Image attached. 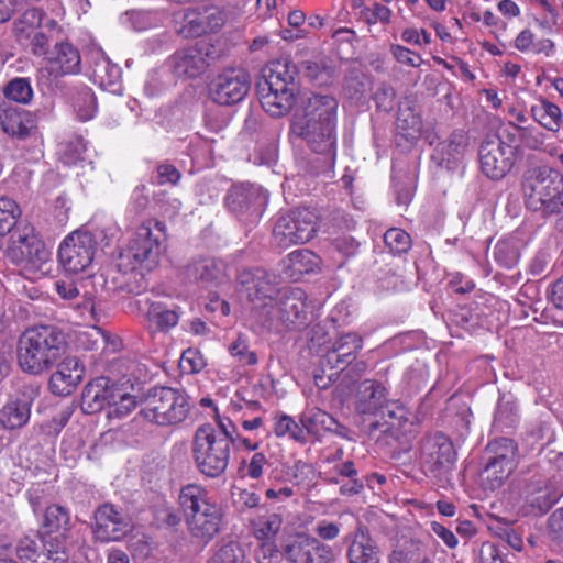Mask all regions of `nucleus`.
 Instances as JSON below:
<instances>
[{"instance_id":"nucleus-1","label":"nucleus","mask_w":563,"mask_h":563,"mask_svg":"<svg viewBox=\"0 0 563 563\" xmlns=\"http://www.w3.org/2000/svg\"><path fill=\"white\" fill-rule=\"evenodd\" d=\"M338 100L331 95L312 93L301 99L291 115L290 137L305 142L323 158L317 173L330 172L336 157Z\"/></svg>"},{"instance_id":"nucleus-60","label":"nucleus","mask_w":563,"mask_h":563,"mask_svg":"<svg viewBox=\"0 0 563 563\" xmlns=\"http://www.w3.org/2000/svg\"><path fill=\"white\" fill-rule=\"evenodd\" d=\"M229 351L232 356L236 357L244 365H255L257 363L256 353L249 350L246 338L243 335L238 336L230 345Z\"/></svg>"},{"instance_id":"nucleus-31","label":"nucleus","mask_w":563,"mask_h":563,"mask_svg":"<svg viewBox=\"0 0 563 563\" xmlns=\"http://www.w3.org/2000/svg\"><path fill=\"white\" fill-rule=\"evenodd\" d=\"M85 367L76 357H68L59 364L58 369L51 376L49 388L53 394L67 396L82 380Z\"/></svg>"},{"instance_id":"nucleus-15","label":"nucleus","mask_w":563,"mask_h":563,"mask_svg":"<svg viewBox=\"0 0 563 563\" xmlns=\"http://www.w3.org/2000/svg\"><path fill=\"white\" fill-rule=\"evenodd\" d=\"M386 417L374 419L365 426V432L372 439L379 440L380 435L400 441L416 432L415 417L402 404L389 400L384 408Z\"/></svg>"},{"instance_id":"nucleus-11","label":"nucleus","mask_w":563,"mask_h":563,"mask_svg":"<svg viewBox=\"0 0 563 563\" xmlns=\"http://www.w3.org/2000/svg\"><path fill=\"white\" fill-rule=\"evenodd\" d=\"M306 292L299 287H284L273 306L268 309L271 320L264 317L260 321L267 330L301 328L308 323V306Z\"/></svg>"},{"instance_id":"nucleus-62","label":"nucleus","mask_w":563,"mask_h":563,"mask_svg":"<svg viewBox=\"0 0 563 563\" xmlns=\"http://www.w3.org/2000/svg\"><path fill=\"white\" fill-rule=\"evenodd\" d=\"M206 365L201 353L194 349H187L183 352L179 366L187 374L199 373Z\"/></svg>"},{"instance_id":"nucleus-58","label":"nucleus","mask_w":563,"mask_h":563,"mask_svg":"<svg viewBox=\"0 0 563 563\" xmlns=\"http://www.w3.org/2000/svg\"><path fill=\"white\" fill-rule=\"evenodd\" d=\"M520 143L530 150H540L544 145V134L537 128L515 125Z\"/></svg>"},{"instance_id":"nucleus-63","label":"nucleus","mask_w":563,"mask_h":563,"mask_svg":"<svg viewBox=\"0 0 563 563\" xmlns=\"http://www.w3.org/2000/svg\"><path fill=\"white\" fill-rule=\"evenodd\" d=\"M395 98V89L386 82L379 84L374 92L376 108L385 112H388L394 108Z\"/></svg>"},{"instance_id":"nucleus-20","label":"nucleus","mask_w":563,"mask_h":563,"mask_svg":"<svg viewBox=\"0 0 563 563\" xmlns=\"http://www.w3.org/2000/svg\"><path fill=\"white\" fill-rule=\"evenodd\" d=\"M15 563H67L69 556L66 547L58 537L46 543L32 538L23 537L15 545Z\"/></svg>"},{"instance_id":"nucleus-51","label":"nucleus","mask_w":563,"mask_h":563,"mask_svg":"<svg viewBox=\"0 0 563 563\" xmlns=\"http://www.w3.org/2000/svg\"><path fill=\"white\" fill-rule=\"evenodd\" d=\"M113 394L115 398L110 402L108 417L122 418L128 416L136 406L135 397L119 387H115Z\"/></svg>"},{"instance_id":"nucleus-5","label":"nucleus","mask_w":563,"mask_h":563,"mask_svg":"<svg viewBox=\"0 0 563 563\" xmlns=\"http://www.w3.org/2000/svg\"><path fill=\"white\" fill-rule=\"evenodd\" d=\"M65 346V335L56 327L40 325L29 329L19 341V365L25 373L41 375L56 364Z\"/></svg>"},{"instance_id":"nucleus-64","label":"nucleus","mask_w":563,"mask_h":563,"mask_svg":"<svg viewBox=\"0 0 563 563\" xmlns=\"http://www.w3.org/2000/svg\"><path fill=\"white\" fill-rule=\"evenodd\" d=\"M362 15L368 24H376L379 22L386 25L390 23L391 10L386 5L375 2L372 7L364 8L362 10Z\"/></svg>"},{"instance_id":"nucleus-52","label":"nucleus","mask_w":563,"mask_h":563,"mask_svg":"<svg viewBox=\"0 0 563 563\" xmlns=\"http://www.w3.org/2000/svg\"><path fill=\"white\" fill-rule=\"evenodd\" d=\"M384 243L393 254H404L411 249V238L402 229L390 228L384 234Z\"/></svg>"},{"instance_id":"nucleus-27","label":"nucleus","mask_w":563,"mask_h":563,"mask_svg":"<svg viewBox=\"0 0 563 563\" xmlns=\"http://www.w3.org/2000/svg\"><path fill=\"white\" fill-rule=\"evenodd\" d=\"M387 389L378 380L364 379L357 386L355 409L360 415L375 419L386 417L385 406L388 404Z\"/></svg>"},{"instance_id":"nucleus-7","label":"nucleus","mask_w":563,"mask_h":563,"mask_svg":"<svg viewBox=\"0 0 563 563\" xmlns=\"http://www.w3.org/2000/svg\"><path fill=\"white\" fill-rule=\"evenodd\" d=\"M238 282L252 305L254 319L258 323L263 317L271 320L268 309L284 289L279 276L263 268H245L238 274Z\"/></svg>"},{"instance_id":"nucleus-13","label":"nucleus","mask_w":563,"mask_h":563,"mask_svg":"<svg viewBox=\"0 0 563 563\" xmlns=\"http://www.w3.org/2000/svg\"><path fill=\"white\" fill-rule=\"evenodd\" d=\"M317 232V214L308 208H296L280 216L273 230L275 242L282 247L309 242Z\"/></svg>"},{"instance_id":"nucleus-16","label":"nucleus","mask_w":563,"mask_h":563,"mask_svg":"<svg viewBox=\"0 0 563 563\" xmlns=\"http://www.w3.org/2000/svg\"><path fill=\"white\" fill-rule=\"evenodd\" d=\"M47 66L37 70V81L48 88L57 85L60 77L81 71V57L78 48L66 40L56 42L52 53L45 58Z\"/></svg>"},{"instance_id":"nucleus-23","label":"nucleus","mask_w":563,"mask_h":563,"mask_svg":"<svg viewBox=\"0 0 563 563\" xmlns=\"http://www.w3.org/2000/svg\"><path fill=\"white\" fill-rule=\"evenodd\" d=\"M181 275L188 283L205 288L214 287L227 278L225 264L211 256L192 257L181 268Z\"/></svg>"},{"instance_id":"nucleus-17","label":"nucleus","mask_w":563,"mask_h":563,"mask_svg":"<svg viewBox=\"0 0 563 563\" xmlns=\"http://www.w3.org/2000/svg\"><path fill=\"white\" fill-rule=\"evenodd\" d=\"M267 201V192L252 184L233 185L224 198L229 211L249 223H254L262 217Z\"/></svg>"},{"instance_id":"nucleus-9","label":"nucleus","mask_w":563,"mask_h":563,"mask_svg":"<svg viewBox=\"0 0 563 563\" xmlns=\"http://www.w3.org/2000/svg\"><path fill=\"white\" fill-rule=\"evenodd\" d=\"M191 455L197 470L202 475L217 478L228 468L231 445L224 438L196 429L191 442Z\"/></svg>"},{"instance_id":"nucleus-33","label":"nucleus","mask_w":563,"mask_h":563,"mask_svg":"<svg viewBox=\"0 0 563 563\" xmlns=\"http://www.w3.org/2000/svg\"><path fill=\"white\" fill-rule=\"evenodd\" d=\"M62 40V27L55 20L46 19L25 45L34 56L46 58L52 53L53 47L56 46V42Z\"/></svg>"},{"instance_id":"nucleus-61","label":"nucleus","mask_w":563,"mask_h":563,"mask_svg":"<svg viewBox=\"0 0 563 563\" xmlns=\"http://www.w3.org/2000/svg\"><path fill=\"white\" fill-rule=\"evenodd\" d=\"M283 526V518L279 514H268L267 516L258 519V527L256 530L257 537L269 539L278 533Z\"/></svg>"},{"instance_id":"nucleus-40","label":"nucleus","mask_w":563,"mask_h":563,"mask_svg":"<svg viewBox=\"0 0 563 563\" xmlns=\"http://www.w3.org/2000/svg\"><path fill=\"white\" fill-rule=\"evenodd\" d=\"M147 320L156 327V330L166 332L177 325L179 313L175 309H168L161 302H152L146 313Z\"/></svg>"},{"instance_id":"nucleus-4","label":"nucleus","mask_w":563,"mask_h":563,"mask_svg":"<svg viewBox=\"0 0 563 563\" xmlns=\"http://www.w3.org/2000/svg\"><path fill=\"white\" fill-rule=\"evenodd\" d=\"M178 500L191 538L199 544L207 545L221 530V506L212 500L205 487L197 484L184 486Z\"/></svg>"},{"instance_id":"nucleus-37","label":"nucleus","mask_w":563,"mask_h":563,"mask_svg":"<svg viewBox=\"0 0 563 563\" xmlns=\"http://www.w3.org/2000/svg\"><path fill=\"white\" fill-rule=\"evenodd\" d=\"M516 464L499 462L487 457V463L481 472V479L486 489L495 490L499 488L509 477Z\"/></svg>"},{"instance_id":"nucleus-22","label":"nucleus","mask_w":563,"mask_h":563,"mask_svg":"<svg viewBox=\"0 0 563 563\" xmlns=\"http://www.w3.org/2000/svg\"><path fill=\"white\" fill-rule=\"evenodd\" d=\"M289 563H335L333 549L318 538L297 534L284 547Z\"/></svg>"},{"instance_id":"nucleus-57","label":"nucleus","mask_w":563,"mask_h":563,"mask_svg":"<svg viewBox=\"0 0 563 563\" xmlns=\"http://www.w3.org/2000/svg\"><path fill=\"white\" fill-rule=\"evenodd\" d=\"M354 361L355 360L347 355L338 353L335 350L330 347L321 357L320 365L322 366L323 372H325L327 368L334 371V373L329 374V378H332V376L344 372Z\"/></svg>"},{"instance_id":"nucleus-53","label":"nucleus","mask_w":563,"mask_h":563,"mask_svg":"<svg viewBox=\"0 0 563 563\" xmlns=\"http://www.w3.org/2000/svg\"><path fill=\"white\" fill-rule=\"evenodd\" d=\"M274 432L277 437L289 435L291 439L306 443L307 437L303 426H299L290 416L282 415L276 423Z\"/></svg>"},{"instance_id":"nucleus-36","label":"nucleus","mask_w":563,"mask_h":563,"mask_svg":"<svg viewBox=\"0 0 563 563\" xmlns=\"http://www.w3.org/2000/svg\"><path fill=\"white\" fill-rule=\"evenodd\" d=\"M45 20V13L41 9L25 10L13 23V33L19 43L25 45Z\"/></svg>"},{"instance_id":"nucleus-43","label":"nucleus","mask_w":563,"mask_h":563,"mask_svg":"<svg viewBox=\"0 0 563 563\" xmlns=\"http://www.w3.org/2000/svg\"><path fill=\"white\" fill-rule=\"evenodd\" d=\"M396 126L406 139H415L422 130V120L409 106H400L396 119Z\"/></svg>"},{"instance_id":"nucleus-18","label":"nucleus","mask_w":563,"mask_h":563,"mask_svg":"<svg viewBox=\"0 0 563 563\" xmlns=\"http://www.w3.org/2000/svg\"><path fill=\"white\" fill-rule=\"evenodd\" d=\"M97 241L92 233L77 230L68 234L59 245L58 261L69 273H80L87 269L95 257Z\"/></svg>"},{"instance_id":"nucleus-28","label":"nucleus","mask_w":563,"mask_h":563,"mask_svg":"<svg viewBox=\"0 0 563 563\" xmlns=\"http://www.w3.org/2000/svg\"><path fill=\"white\" fill-rule=\"evenodd\" d=\"M522 496L527 511L533 516L548 512L560 498V494L543 477L529 481L523 487Z\"/></svg>"},{"instance_id":"nucleus-2","label":"nucleus","mask_w":563,"mask_h":563,"mask_svg":"<svg viewBox=\"0 0 563 563\" xmlns=\"http://www.w3.org/2000/svg\"><path fill=\"white\" fill-rule=\"evenodd\" d=\"M167 240L166 225L156 219H147L136 228L133 238L118 257L117 266L124 275L133 277L135 285L126 282L130 294L145 289L144 274L152 272L159 262Z\"/></svg>"},{"instance_id":"nucleus-26","label":"nucleus","mask_w":563,"mask_h":563,"mask_svg":"<svg viewBox=\"0 0 563 563\" xmlns=\"http://www.w3.org/2000/svg\"><path fill=\"white\" fill-rule=\"evenodd\" d=\"M347 563H380V549L363 523L344 538Z\"/></svg>"},{"instance_id":"nucleus-35","label":"nucleus","mask_w":563,"mask_h":563,"mask_svg":"<svg viewBox=\"0 0 563 563\" xmlns=\"http://www.w3.org/2000/svg\"><path fill=\"white\" fill-rule=\"evenodd\" d=\"M468 145V136L463 130L453 131L449 139L438 145L437 152L441 154V161L435 162L439 166L453 168Z\"/></svg>"},{"instance_id":"nucleus-21","label":"nucleus","mask_w":563,"mask_h":563,"mask_svg":"<svg viewBox=\"0 0 563 563\" xmlns=\"http://www.w3.org/2000/svg\"><path fill=\"white\" fill-rule=\"evenodd\" d=\"M478 155L482 172L493 180L504 178L512 168L514 148L497 135L483 141Z\"/></svg>"},{"instance_id":"nucleus-14","label":"nucleus","mask_w":563,"mask_h":563,"mask_svg":"<svg viewBox=\"0 0 563 563\" xmlns=\"http://www.w3.org/2000/svg\"><path fill=\"white\" fill-rule=\"evenodd\" d=\"M220 58L219 51L209 41L176 51L169 58L174 74L184 78H197Z\"/></svg>"},{"instance_id":"nucleus-30","label":"nucleus","mask_w":563,"mask_h":563,"mask_svg":"<svg viewBox=\"0 0 563 563\" xmlns=\"http://www.w3.org/2000/svg\"><path fill=\"white\" fill-rule=\"evenodd\" d=\"M437 542L410 539L393 549L388 563H434Z\"/></svg>"},{"instance_id":"nucleus-6","label":"nucleus","mask_w":563,"mask_h":563,"mask_svg":"<svg viewBox=\"0 0 563 563\" xmlns=\"http://www.w3.org/2000/svg\"><path fill=\"white\" fill-rule=\"evenodd\" d=\"M526 206L544 216L559 212L563 200V176L555 169L540 166L526 173L522 184Z\"/></svg>"},{"instance_id":"nucleus-29","label":"nucleus","mask_w":563,"mask_h":563,"mask_svg":"<svg viewBox=\"0 0 563 563\" xmlns=\"http://www.w3.org/2000/svg\"><path fill=\"white\" fill-rule=\"evenodd\" d=\"M0 125L8 135L20 140L26 139L36 126L30 111L7 101L0 103Z\"/></svg>"},{"instance_id":"nucleus-10","label":"nucleus","mask_w":563,"mask_h":563,"mask_svg":"<svg viewBox=\"0 0 563 563\" xmlns=\"http://www.w3.org/2000/svg\"><path fill=\"white\" fill-rule=\"evenodd\" d=\"M419 462L427 476L445 483L456 462L453 442L442 432L423 437L419 448Z\"/></svg>"},{"instance_id":"nucleus-42","label":"nucleus","mask_w":563,"mask_h":563,"mask_svg":"<svg viewBox=\"0 0 563 563\" xmlns=\"http://www.w3.org/2000/svg\"><path fill=\"white\" fill-rule=\"evenodd\" d=\"M56 291L64 300L75 301L73 307L84 313L92 311L93 301L87 294L81 295L77 285L71 280H58L55 284Z\"/></svg>"},{"instance_id":"nucleus-56","label":"nucleus","mask_w":563,"mask_h":563,"mask_svg":"<svg viewBox=\"0 0 563 563\" xmlns=\"http://www.w3.org/2000/svg\"><path fill=\"white\" fill-rule=\"evenodd\" d=\"M178 32L184 37H199L207 34L203 14L195 11L186 12L184 14L183 25Z\"/></svg>"},{"instance_id":"nucleus-34","label":"nucleus","mask_w":563,"mask_h":563,"mask_svg":"<svg viewBox=\"0 0 563 563\" xmlns=\"http://www.w3.org/2000/svg\"><path fill=\"white\" fill-rule=\"evenodd\" d=\"M283 263L285 275L297 282L306 274L318 272L320 269L321 260L313 252L301 249L289 253Z\"/></svg>"},{"instance_id":"nucleus-24","label":"nucleus","mask_w":563,"mask_h":563,"mask_svg":"<svg viewBox=\"0 0 563 563\" xmlns=\"http://www.w3.org/2000/svg\"><path fill=\"white\" fill-rule=\"evenodd\" d=\"M37 394V387L24 386L18 396L9 399L0 409V424L5 430L23 428L30 420L31 408Z\"/></svg>"},{"instance_id":"nucleus-8","label":"nucleus","mask_w":563,"mask_h":563,"mask_svg":"<svg viewBox=\"0 0 563 563\" xmlns=\"http://www.w3.org/2000/svg\"><path fill=\"white\" fill-rule=\"evenodd\" d=\"M190 411L188 397L172 387H155L145 398L141 413L158 426H175L186 420Z\"/></svg>"},{"instance_id":"nucleus-47","label":"nucleus","mask_w":563,"mask_h":563,"mask_svg":"<svg viewBox=\"0 0 563 563\" xmlns=\"http://www.w3.org/2000/svg\"><path fill=\"white\" fill-rule=\"evenodd\" d=\"M517 445L509 438H498L490 441L486 448L488 459L516 464Z\"/></svg>"},{"instance_id":"nucleus-39","label":"nucleus","mask_w":563,"mask_h":563,"mask_svg":"<svg viewBox=\"0 0 563 563\" xmlns=\"http://www.w3.org/2000/svg\"><path fill=\"white\" fill-rule=\"evenodd\" d=\"M531 114L536 121L549 131L555 132L560 129L562 113L556 104L541 99L538 104L531 107Z\"/></svg>"},{"instance_id":"nucleus-25","label":"nucleus","mask_w":563,"mask_h":563,"mask_svg":"<svg viewBox=\"0 0 563 563\" xmlns=\"http://www.w3.org/2000/svg\"><path fill=\"white\" fill-rule=\"evenodd\" d=\"M131 529L129 519L113 505L103 504L95 512L93 533L101 542L118 541Z\"/></svg>"},{"instance_id":"nucleus-49","label":"nucleus","mask_w":563,"mask_h":563,"mask_svg":"<svg viewBox=\"0 0 563 563\" xmlns=\"http://www.w3.org/2000/svg\"><path fill=\"white\" fill-rule=\"evenodd\" d=\"M21 217L19 205L11 198H0V236L10 233Z\"/></svg>"},{"instance_id":"nucleus-46","label":"nucleus","mask_w":563,"mask_h":563,"mask_svg":"<svg viewBox=\"0 0 563 563\" xmlns=\"http://www.w3.org/2000/svg\"><path fill=\"white\" fill-rule=\"evenodd\" d=\"M301 71L307 78L319 86L328 85L334 77V68L327 60H306L301 64Z\"/></svg>"},{"instance_id":"nucleus-50","label":"nucleus","mask_w":563,"mask_h":563,"mask_svg":"<svg viewBox=\"0 0 563 563\" xmlns=\"http://www.w3.org/2000/svg\"><path fill=\"white\" fill-rule=\"evenodd\" d=\"M74 109L80 121H88L95 117L97 102L91 89L84 87L78 91L74 99Z\"/></svg>"},{"instance_id":"nucleus-19","label":"nucleus","mask_w":563,"mask_h":563,"mask_svg":"<svg viewBox=\"0 0 563 563\" xmlns=\"http://www.w3.org/2000/svg\"><path fill=\"white\" fill-rule=\"evenodd\" d=\"M251 88L250 74L240 67L228 68L210 84L209 93L220 106H234L244 100Z\"/></svg>"},{"instance_id":"nucleus-55","label":"nucleus","mask_w":563,"mask_h":563,"mask_svg":"<svg viewBox=\"0 0 563 563\" xmlns=\"http://www.w3.org/2000/svg\"><path fill=\"white\" fill-rule=\"evenodd\" d=\"M362 347L363 339L354 332L342 334L332 343L331 346V349L335 350L338 353L345 354L353 360H356Z\"/></svg>"},{"instance_id":"nucleus-54","label":"nucleus","mask_w":563,"mask_h":563,"mask_svg":"<svg viewBox=\"0 0 563 563\" xmlns=\"http://www.w3.org/2000/svg\"><path fill=\"white\" fill-rule=\"evenodd\" d=\"M197 430L211 434H217V437L224 438L228 441V444H233L238 439H240L235 426L229 418H218L217 426H212L211 423H203L197 428Z\"/></svg>"},{"instance_id":"nucleus-38","label":"nucleus","mask_w":563,"mask_h":563,"mask_svg":"<svg viewBox=\"0 0 563 563\" xmlns=\"http://www.w3.org/2000/svg\"><path fill=\"white\" fill-rule=\"evenodd\" d=\"M44 527L47 532L59 533V537L65 540L70 530V514L69 511L57 504L46 507L44 515Z\"/></svg>"},{"instance_id":"nucleus-3","label":"nucleus","mask_w":563,"mask_h":563,"mask_svg":"<svg viewBox=\"0 0 563 563\" xmlns=\"http://www.w3.org/2000/svg\"><path fill=\"white\" fill-rule=\"evenodd\" d=\"M256 92L262 108L272 117L288 114L299 93L296 65L288 59L271 63L256 82Z\"/></svg>"},{"instance_id":"nucleus-44","label":"nucleus","mask_w":563,"mask_h":563,"mask_svg":"<svg viewBox=\"0 0 563 563\" xmlns=\"http://www.w3.org/2000/svg\"><path fill=\"white\" fill-rule=\"evenodd\" d=\"M301 424L306 434L319 437L322 432L328 431L332 427L335 428V419L328 412L320 409H312L301 416Z\"/></svg>"},{"instance_id":"nucleus-45","label":"nucleus","mask_w":563,"mask_h":563,"mask_svg":"<svg viewBox=\"0 0 563 563\" xmlns=\"http://www.w3.org/2000/svg\"><path fill=\"white\" fill-rule=\"evenodd\" d=\"M7 102L27 104L32 101L33 89L29 78H13L3 88Z\"/></svg>"},{"instance_id":"nucleus-12","label":"nucleus","mask_w":563,"mask_h":563,"mask_svg":"<svg viewBox=\"0 0 563 563\" xmlns=\"http://www.w3.org/2000/svg\"><path fill=\"white\" fill-rule=\"evenodd\" d=\"M4 257L12 265L25 269H38L47 262L49 253L34 234L32 227H18L11 234Z\"/></svg>"},{"instance_id":"nucleus-32","label":"nucleus","mask_w":563,"mask_h":563,"mask_svg":"<svg viewBox=\"0 0 563 563\" xmlns=\"http://www.w3.org/2000/svg\"><path fill=\"white\" fill-rule=\"evenodd\" d=\"M115 387L109 384V379L98 377L87 384L81 395V408L88 413L92 415L109 408L111 400L115 398Z\"/></svg>"},{"instance_id":"nucleus-59","label":"nucleus","mask_w":563,"mask_h":563,"mask_svg":"<svg viewBox=\"0 0 563 563\" xmlns=\"http://www.w3.org/2000/svg\"><path fill=\"white\" fill-rule=\"evenodd\" d=\"M495 258L504 267H512L519 260L517 247L507 241H499L495 246Z\"/></svg>"},{"instance_id":"nucleus-48","label":"nucleus","mask_w":563,"mask_h":563,"mask_svg":"<svg viewBox=\"0 0 563 563\" xmlns=\"http://www.w3.org/2000/svg\"><path fill=\"white\" fill-rule=\"evenodd\" d=\"M209 563H249L245 551L240 542H223L214 552Z\"/></svg>"},{"instance_id":"nucleus-41","label":"nucleus","mask_w":563,"mask_h":563,"mask_svg":"<svg viewBox=\"0 0 563 563\" xmlns=\"http://www.w3.org/2000/svg\"><path fill=\"white\" fill-rule=\"evenodd\" d=\"M519 422L517 405L514 400L501 397L497 404L493 426L498 431L514 429Z\"/></svg>"}]
</instances>
